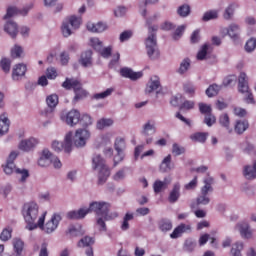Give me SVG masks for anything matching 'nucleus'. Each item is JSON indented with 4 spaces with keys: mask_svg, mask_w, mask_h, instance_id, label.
Here are the masks:
<instances>
[{
    "mask_svg": "<svg viewBox=\"0 0 256 256\" xmlns=\"http://www.w3.org/2000/svg\"><path fill=\"white\" fill-rule=\"evenodd\" d=\"M109 209H111V204L107 202H92L87 209L81 208L78 211L73 210L68 212L67 219H84L88 213L93 211L98 217L96 223L98 227H100V231H107V224H105V221H113V219L119 217V213H109Z\"/></svg>",
    "mask_w": 256,
    "mask_h": 256,
    "instance_id": "1",
    "label": "nucleus"
},
{
    "mask_svg": "<svg viewBox=\"0 0 256 256\" xmlns=\"http://www.w3.org/2000/svg\"><path fill=\"white\" fill-rule=\"evenodd\" d=\"M22 215L24 217V221L27 223V229H29V231L37 229L38 223L35 222L39 217V205L37 203H25L22 207Z\"/></svg>",
    "mask_w": 256,
    "mask_h": 256,
    "instance_id": "2",
    "label": "nucleus"
},
{
    "mask_svg": "<svg viewBox=\"0 0 256 256\" xmlns=\"http://www.w3.org/2000/svg\"><path fill=\"white\" fill-rule=\"evenodd\" d=\"M17 155V152H11L8 156L6 164L3 165L2 167L6 175H13V173H16V175H21L20 182L25 183L29 177V170L20 169L17 168V166H15V160L17 159Z\"/></svg>",
    "mask_w": 256,
    "mask_h": 256,
    "instance_id": "3",
    "label": "nucleus"
},
{
    "mask_svg": "<svg viewBox=\"0 0 256 256\" xmlns=\"http://www.w3.org/2000/svg\"><path fill=\"white\" fill-rule=\"evenodd\" d=\"M62 87L67 91H71V89H73L75 93L74 101H81V99H85V97L89 95L87 90L83 89L81 82L75 78H66L62 83Z\"/></svg>",
    "mask_w": 256,
    "mask_h": 256,
    "instance_id": "4",
    "label": "nucleus"
},
{
    "mask_svg": "<svg viewBox=\"0 0 256 256\" xmlns=\"http://www.w3.org/2000/svg\"><path fill=\"white\" fill-rule=\"evenodd\" d=\"M93 169H100L98 174V185H103L111 175V169L105 164L101 155H95L92 159Z\"/></svg>",
    "mask_w": 256,
    "mask_h": 256,
    "instance_id": "5",
    "label": "nucleus"
},
{
    "mask_svg": "<svg viewBox=\"0 0 256 256\" xmlns=\"http://www.w3.org/2000/svg\"><path fill=\"white\" fill-rule=\"evenodd\" d=\"M45 215H47V212L42 214V216L38 219V225L39 229H42L45 233H53L57 230V227H59V223H61V220L63 219L61 217V214L54 213L49 221L45 224Z\"/></svg>",
    "mask_w": 256,
    "mask_h": 256,
    "instance_id": "6",
    "label": "nucleus"
},
{
    "mask_svg": "<svg viewBox=\"0 0 256 256\" xmlns=\"http://www.w3.org/2000/svg\"><path fill=\"white\" fill-rule=\"evenodd\" d=\"M159 29V26H149L150 35L146 39L147 55L151 59H159V50L157 49V37L155 32Z\"/></svg>",
    "mask_w": 256,
    "mask_h": 256,
    "instance_id": "7",
    "label": "nucleus"
},
{
    "mask_svg": "<svg viewBox=\"0 0 256 256\" xmlns=\"http://www.w3.org/2000/svg\"><path fill=\"white\" fill-rule=\"evenodd\" d=\"M238 91L244 95L245 103L255 104V98L253 97V93H251V89H249V78L244 72L240 73L238 77Z\"/></svg>",
    "mask_w": 256,
    "mask_h": 256,
    "instance_id": "8",
    "label": "nucleus"
},
{
    "mask_svg": "<svg viewBox=\"0 0 256 256\" xmlns=\"http://www.w3.org/2000/svg\"><path fill=\"white\" fill-rule=\"evenodd\" d=\"M204 186L201 188V195L196 199V205H209L211 199L209 198V193H213V177L207 176L203 180Z\"/></svg>",
    "mask_w": 256,
    "mask_h": 256,
    "instance_id": "9",
    "label": "nucleus"
},
{
    "mask_svg": "<svg viewBox=\"0 0 256 256\" xmlns=\"http://www.w3.org/2000/svg\"><path fill=\"white\" fill-rule=\"evenodd\" d=\"M73 148V132H68L65 136L64 143L59 141L52 142V149H54L57 153L59 151H65V153H71V149Z\"/></svg>",
    "mask_w": 256,
    "mask_h": 256,
    "instance_id": "10",
    "label": "nucleus"
},
{
    "mask_svg": "<svg viewBox=\"0 0 256 256\" xmlns=\"http://www.w3.org/2000/svg\"><path fill=\"white\" fill-rule=\"evenodd\" d=\"M127 144L125 143V138L118 137L114 143V149L117 151V155L114 157V167H117V164L121 163L125 159V151Z\"/></svg>",
    "mask_w": 256,
    "mask_h": 256,
    "instance_id": "11",
    "label": "nucleus"
},
{
    "mask_svg": "<svg viewBox=\"0 0 256 256\" xmlns=\"http://www.w3.org/2000/svg\"><path fill=\"white\" fill-rule=\"evenodd\" d=\"M81 117V113L77 110H70L69 112H64L61 114V120L65 121L67 125H70V127H73L74 125H77L79 123Z\"/></svg>",
    "mask_w": 256,
    "mask_h": 256,
    "instance_id": "12",
    "label": "nucleus"
},
{
    "mask_svg": "<svg viewBox=\"0 0 256 256\" xmlns=\"http://www.w3.org/2000/svg\"><path fill=\"white\" fill-rule=\"evenodd\" d=\"M91 137V133L85 129H78L75 134L74 138V145L75 147H85L87 144V139Z\"/></svg>",
    "mask_w": 256,
    "mask_h": 256,
    "instance_id": "13",
    "label": "nucleus"
},
{
    "mask_svg": "<svg viewBox=\"0 0 256 256\" xmlns=\"http://www.w3.org/2000/svg\"><path fill=\"white\" fill-rule=\"evenodd\" d=\"M120 75L125 77V79H130L131 81H137V79H141L143 77V72H134L131 68H121Z\"/></svg>",
    "mask_w": 256,
    "mask_h": 256,
    "instance_id": "14",
    "label": "nucleus"
},
{
    "mask_svg": "<svg viewBox=\"0 0 256 256\" xmlns=\"http://www.w3.org/2000/svg\"><path fill=\"white\" fill-rule=\"evenodd\" d=\"M27 73V65L25 64H16L12 70V79L13 81H21Z\"/></svg>",
    "mask_w": 256,
    "mask_h": 256,
    "instance_id": "15",
    "label": "nucleus"
},
{
    "mask_svg": "<svg viewBox=\"0 0 256 256\" xmlns=\"http://www.w3.org/2000/svg\"><path fill=\"white\" fill-rule=\"evenodd\" d=\"M79 63L82 67H91L93 65V51L86 50L82 52Z\"/></svg>",
    "mask_w": 256,
    "mask_h": 256,
    "instance_id": "16",
    "label": "nucleus"
},
{
    "mask_svg": "<svg viewBox=\"0 0 256 256\" xmlns=\"http://www.w3.org/2000/svg\"><path fill=\"white\" fill-rule=\"evenodd\" d=\"M191 232V225L190 224H180L177 226L173 232L170 234L171 239H177L183 235V233Z\"/></svg>",
    "mask_w": 256,
    "mask_h": 256,
    "instance_id": "17",
    "label": "nucleus"
},
{
    "mask_svg": "<svg viewBox=\"0 0 256 256\" xmlns=\"http://www.w3.org/2000/svg\"><path fill=\"white\" fill-rule=\"evenodd\" d=\"M179 197H181V184L176 182L170 191L168 201L169 203H177V201H179Z\"/></svg>",
    "mask_w": 256,
    "mask_h": 256,
    "instance_id": "18",
    "label": "nucleus"
},
{
    "mask_svg": "<svg viewBox=\"0 0 256 256\" xmlns=\"http://www.w3.org/2000/svg\"><path fill=\"white\" fill-rule=\"evenodd\" d=\"M39 143V140L35 138H29L27 140H22L19 144V149L21 151H31Z\"/></svg>",
    "mask_w": 256,
    "mask_h": 256,
    "instance_id": "19",
    "label": "nucleus"
},
{
    "mask_svg": "<svg viewBox=\"0 0 256 256\" xmlns=\"http://www.w3.org/2000/svg\"><path fill=\"white\" fill-rule=\"evenodd\" d=\"M172 169H175V164H173L171 154H169L162 160L160 171H162V173H169Z\"/></svg>",
    "mask_w": 256,
    "mask_h": 256,
    "instance_id": "20",
    "label": "nucleus"
},
{
    "mask_svg": "<svg viewBox=\"0 0 256 256\" xmlns=\"http://www.w3.org/2000/svg\"><path fill=\"white\" fill-rule=\"evenodd\" d=\"M9 117L7 116V113H3L0 115V137L5 135L9 131Z\"/></svg>",
    "mask_w": 256,
    "mask_h": 256,
    "instance_id": "21",
    "label": "nucleus"
},
{
    "mask_svg": "<svg viewBox=\"0 0 256 256\" xmlns=\"http://www.w3.org/2000/svg\"><path fill=\"white\" fill-rule=\"evenodd\" d=\"M171 184V179L164 178V181L156 180L153 184L154 193H161L164 189H167Z\"/></svg>",
    "mask_w": 256,
    "mask_h": 256,
    "instance_id": "22",
    "label": "nucleus"
},
{
    "mask_svg": "<svg viewBox=\"0 0 256 256\" xmlns=\"http://www.w3.org/2000/svg\"><path fill=\"white\" fill-rule=\"evenodd\" d=\"M86 27L91 33H103V31L107 29V25H105L103 22H98L97 24L88 22Z\"/></svg>",
    "mask_w": 256,
    "mask_h": 256,
    "instance_id": "23",
    "label": "nucleus"
},
{
    "mask_svg": "<svg viewBox=\"0 0 256 256\" xmlns=\"http://www.w3.org/2000/svg\"><path fill=\"white\" fill-rule=\"evenodd\" d=\"M51 151L43 150L41 157L38 160V165L40 167H49L51 165Z\"/></svg>",
    "mask_w": 256,
    "mask_h": 256,
    "instance_id": "24",
    "label": "nucleus"
},
{
    "mask_svg": "<svg viewBox=\"0 0 256 256\" xmlns=\"http://www.w3.org/2000/svg\"><path fill=\"white\" fill-rule=\"evenodd\" d=\"M239 232L241 236L244 239H251L253 232L251 231V228H249V224L243 222L237 225Z\"/></svg>",
    "mask_w": 256,
    "mask_h": 256,
    "instance_id": "25",
    "label": "nucleus"
},
{
    "mask_svg": "<svg viewBox=\"0 0 256 256\" xmlns=\"http://www.w3.org/2000/svg\"><path fill=\"white\" fill-rule=\"evenodd\" d=\"M241 29L237 24H230L227 29V35L232 38L233 41H239V33Z\"/></svg>",
    "mask_w": 256,
    "mask_h": 256,
    "instance_id": "26",
    "label": "nucleus"
},
{
    "mask_svg": "<svg viewBox=\"0 0 256 256\" xmlns=\"http://www.w3.org/2000/svg\"><path fill=\"white\" fill-rule=\"evenodd\" d=\"M4 31H6V33H8L10 37H12V39H15V37H17V33L19 32L17 24L13 21H9L6 23Z\"/></svg>",
    "mask_w": 256,
    "mask_h": 256,
    "instance_id": "27",
    "label": "nucleus"
},
{
    "mask_svg": "<svg viewBox=\"0 0 256 256\" xmlns=\"http://www.w3.org/2000/svg\"><path fill=\"white\" fill-rule=\"evenodd\" d=\"M207 137H209V133L207 132H196L190 136V139L195 143H205Z\"/></svg>",
    "mask_w": 256,
    "mask_h": 256,
    "instance_id": "28",
    "label": "nucleus"
},
{
    "mask_svg": "<svg viewBox=\"0 0 256 256\" xmlns=\"http://www.w3.org/2000/svg\"><path fill=\"white\" fill-rule=\"evenodd\" d=\"M243 175L246 179H256V161L253 166H245Z\"/></svg>",
    "mask_w": 256,
    "mask_h": 256,
    "instance_id": "29",
    "label": "nucleus"
},
{
    "mask_svg": "<svg viewBox=\"0 0 256 256\" xmlns=\"http://www.w3.org/2000/svg\"><path fill=\"white\" fill-rule=\"evenodd\" d=\"M158 227L160 231L167 233V231H171L173 229V223H171V220L163 218L158 222Z\"/></svg>",
    "mask_w": 256,
    "mask_h": 256,
    "instance_id": "30",
    "label": "nucleus"
},
{
    "mask_svg": "<svg viewBox=\"0 0 256 256\" xmlns=\"http://www.w3.org/2000/svg\"><path fill=\"white\" fill-rule=\"evenodd\" d=\"M158 87H161V82L159 81V77L154 76L151 78L150 84L146 87V93H153V91H157Z\"/></svg>",
    "mask_w": 256,
    "mask_h": 256,
    "instance_id": "31",
    "label": "nucleus"
},
{
    "mask_svg": "<svg viewBox=\"0 0 256 256\" xmlns=\"http://www.w3.org/2000/svg\"><path fill=\"white\" fill-rule=\"evenodd\" d=\"M247 129H249V122L241 120L237 121L234 127V130L238 135L245 133Z\"/></svg>",
    "mask_w": 256,
    "mask_h": 256,
    "instance_id": "32",
    "label": "nucleus"
},
{
    "mask_svg": "<svg viewBox=\"0 0 256 256\" xmlns=\"http://www.w3.org/2000/svg\"><path fill=\"white\" fill-rule=\"evenodd\" d=\"M219 123L221 127H224V129L228 130V133H231L233 130L230 128V120H229V115L227 114H222L219 117Z\"/></svg>",
    "mask_w": 256,
    "mask_h": 256,
    "instance_id": "33",
    "label": "nucleus"
},
{
    "mask_svg": "<svg viewBox=\"0 0 256 256\" xmlns=\"http://www.w3.org/2000/svg\"><path fill=\"white\" fill-rule=\"evenodd\" d=\"M219 91H221V86L217 84H211L207 89H206V95L207 97H215L219 95Z\"/></svg>",
    "mask_w": 256,
    "mask_h": 256,
    "instance_id": "34",
    "label": "nucleus"
},
{
    "mask_svg": "<svg viewBox=\"0 0 256 256\" xmlns=\"http://www.w3.org/2000/svg\"><path fill=\"white\" fill-rule=\"evenodd\" d=\"M177 13L179 17H189L191 15V6L189 4H183L178 7Z\"/></svg>",
    "mask_w": 256,
    "mask_h": 256,
    "instance_id": "35",
    "label": "nucleus"
},
{
    "mask_svg": "<svg viewBox=\"0 0 256 256\" xmlns=\"http://www.w3.org/2000/svg\"><path fill=\"white\" fill-rule=\"evenodd\" d=\"M46 103L48 107H50V109H55V107H57V105L59 104V96H57V94L49 95L46 98Z\"/></svg>",
    "mask_w": 256,
    "mask_h": 256,
    "instance_id": "36",
    "label": "nucleus"
},
{
    "mask_svg": "<svg viewBox=\"0 0 256 256\" xmlns=\"http://www.w3.org/2000/svg\"><path fill=\"white\" fill-rule=\"evenodd\" d=\"M68 233L71 237H83V235H85V231H83V228L81 226H79L78 228H76L75 226H71L68 229Z\"/></svg>",
    "mask_w": 256,
    "mask_h": 256,
    "instance_id": "37",
    "label": "nucleus"
},
{
    "mask_svg": "<svg viewBox=\"0 0 256 256\" xmlns=\"http://www.w3.org/2000/svg\"><path fill=\"white\" fill-rule=\"evenodd\" d=\"M155 131H156V130H155V124H151V121H148V122L144 125L142 133H143V135H144L145 137H147V136H149V135L155 134Z\"/></svg>",
    "mask_w": 256,
    "mask_h": 256,
    "instance_id": "38",
    "label": "nucleus"
},
{
    "mask_svg": "<svg viewBox=\"0 0 256 256\" xmlns=\"http://www.w3.org/2000/svg\"><path fill=\"white\" fill-rule=\"evenodd\" d=\"M133 219H134L133 213H126L121 224V230L122 231L129 230V221H133Z\"/></svg>",
    "mask_w": 256,
    "mask_h": 256,
    "instance_id": "39",
    "label": "nucleus"
},
{
    "mask_svg": "<svg viewBox=\"0 0 256 256\" xmlns=\"http://www.w3.org/2000/svg\"><path fill=\"white\" fill-rule=\"evenodd\" d=\"M189 67H191V60L189 58H186L181 62L178 73L180 75L187 73V71H189Z\"/></svg>",
    "mask_w": 256,
    "mask_h": 256,
    "instance_id": "40",
    "label": "nucleus"
},
{
    "mask_svg": "<svg viewBox=\"0 0 256 256\" xmlns=\"http://www.w3.org/2000/svg\"><path fill=\"white\" fill-rule=\"evenodd\" d=\"M237 7L236 4H230L224 11L223 17L226 19V21H229L231 17H233L235 13V8Z\"/></svg>",
    "mask_w": 256,
    "mask_h": 256,
    "instance_id": "41",
    "label": "nucleus"
},
{
    "mask_svg": "<svg viewBox=\"0 0 256 256\" xmlns=\"http://www.w3.org/2000/svg\"><path fill=\"white\" fill-rule=\"evenodd\" d=\"M207 51H209V44L202 45L201 49L197 53L198 61H203L207 57Z\"/></svg>",
    "mask_w": 256,
    "mask_h": 256,
    "instance_id": "42",
    "label": "nucleus"
},
{
    "mask_svg": "<svg viewBox=\"0 0 256 256\" xmlns=\"http://www.w3.org/2000/svg\"><path fill=\"white\" fill-rule=\"evenodd\" d=\"M95 240L89 236H85L78 242V247H91Z\"/></svg>",
    "mask_w": 256,
    "mask_h": 256,
    "instance_id": "43",
    "label": "nucleus"
},
{
    "mask_svg": "<svg viewBox=\"0 0 256 256\" xmlns=\"http://www.w3.org/2000/svg\"><path fill=\"white\" fill-rule=\"evenodd\" d=\"M113 125L112 119L102 118L97 122V129H105V127H111Z\"/></svg>",
    "mask_w": 256,
    "mask_h": 256,
    "instance_id": "44",
    "label": "nucleus"
},
{
    "mask_svg": "<svg viewBox=\"0 0 256 256\" xmlns=\"http://www.w3.org/2000/svg\"><path fill=\"white\" fill-rule=\"evenodd\" d=\"M69 24H71V27H73V29H79V27L81 26V17L70 16L68 19V25Z\"/></svg>",
    "mask_w": 256,
    "mask_h": 256,
    "instance_id": "45",
    "label": "nucleus"
},
{
    "mask_svg": "<svg viewBox=\"0 0 256 256\" xmlns=\"http://www.w3.org/2000/svg\"><path fill=\"white\" fill-rule=\"evenodd\" d=\"M217 17H219V12L217 10H210L204 13L202 20L211 21V19H217Z\"/></svg>",
    "mask_w": 256,
    "mask_h": 256,
    "instance_id": "46",
    "label": "nucleus"
},
{
    "mask_svg": "<svg viewBox=\"0 0 256 256\" xmlns=\"http://www.w3.org/2000/svg\"><path fill=\"white\" fill-rule=\"evenodd\" d=\"M90 45L95 51H101L103 42L99 38H90Z\"/></svg>",
    "mask_w": 256,
    "mask_h": 256,
    "instance_id": "47",
    "label": "nucleus"
},
{
    "mask_svg": "<svg viewBox=\"0 0 256 256\" xmlns=\"http://www.w3.org/2000/svg\"><path fill=\"white\" fill-rule=\"evenodd\" d=\"M79 123L82 127H89V125H92L93 119L88 114H84L80 118Z\"/></svg>",
    "mask_w": 256,
    "mask_h": 256,
    "instance_id": "48",
    "label": "nucleus"
},
{
    "mask_svg": "<svg viewBox=\"0 0 256 256\" xmlns=\"http://www.w3.org/2000/svg\"><path fill=\"white\" fill-rule=\"evenodd\" d=\"M241 251H243L242 242H236L231 249V254L233 256H241Z\"/></svg>",
    "mask_w": 256,
    "mask_h": 256,
    "instance_id": "49",
    "label": "nucleus"
},
{
    "mask_svg": "<svg viewBox=\"0 0 256 256\" xmlns=\"http://www.w3.org/2000/svg\"><path fill=\"white\" fill-rule=\"evenodd\" d=\"M13 245H14V251H16L17 255H21V253L23 251V247H24L23 240L14 239Z\"/></svg>",
    "mask_w": 256,
    "mask_h": 256,
    "instance_id": "50",
    "label": "nucleus"
},
{
    "mask_svg": "<svg viewBox=\"0 0 256 256\" xmlns=\"http://www.w3.org/2000/svg\"><path fill=\"white\" fill-rule=\"evenodd\" d=\"M255 48H256V39L250 38L245 44V51H247V53H252V51H255Z\"/></svg>",
    "mask_w": 256,
    "mask_h": 256,
    "instance_id": "51",
    "label": "nucleus"
},
{
    "mask_svg": "<svg viewBox=\"0 0 256 256\" xmlns=\"http://www.w3.org/2000/svg\"><path fill=\"white\" fill-rule=\"evenodd\" d=\"M199 184V180L197 176H195L189 183L185 184L184 188L186 191H193V189H197V185Z\"/></svg>",
    "mask_w": 256,
    "mask_h": 256,
    "instance_id": "52",
    "label": "nucleus"
},
{
    "mask_svg": "<svg viewBox=\"0 0 256 256\" xmlns=\"http://www.w3.org/2000/svg\"><path fill=\"white\" fill-rule=\"evenodd\" d=\"M13 233V229L11 228H5L1 234H0V239L1 241H9L11 239V235Z\"/></svg>",
    "mask_w": 256,
    "mask_h": 256,
    "instance_id": "53",
    "label": "nucleus"
},
{
    "mask_svg": "<svg viewBox=\"0 0 256 256\" xmlns=\"http://www.w3.org/2000/svg\"><path fill=\"white\" fill-rule=\"evenodd\" d=\"M0 67L4 73H9V71H11V61H9L7 58L2 59L0 62Z\"/></svg>",
    "mask_w": 256,
    "mask_h": 256,
    "instance_id": "54",
    "label": "nucleus"
},
{
    "mask_svg": "<svg viewBox=\"0 0 256 256\" xmlns=\"http://www.w3.org/2000/svg\"><path fill=\"white\" fill-rule=\"evenodd\" d=\"M183 33H185V25L178 26V28L173 33V39L175 41H178V39H181V37H183Z\"/></svg>",
    "mask_w": 256,
    "mask_h": 256,
    "instance_id": "55",
    "label": "nucleus"
},
{
    "mask_svg": "<svg viewBox=\"0 0 256 256\" xmlns=\"http://www.w3.org/2000/svg\"><path fill=\"white\" fill-rule=\"evenodd\" d=\"M111 93H113V88H108L104 92L94 94V99H105V98L109 97V95H111Z\"/></svg>",
    "mask_w": 256,
    "mask_h": 256,
    "instance_id": "56",
    "label": "nucleus"
},
{
    "mask_svg": "<svg viewBox=\"0 0 256 256\" xmlns=\"http://www.w3.org/2000/svg\"><path fill=\"white\" fill-rule=\"evenodd\" d=\"M199 111L202 115H210L211 114V105H207L205 103H199Z\"/></svg>",
    "mask_w": 256,
    "mask_h": 256,
    "instance_id": "57",
    "label": "nucleus"
},
{
    "mask_svg": "<svg viewBox=\"0 0 256 256\" xmlns=\"http://www.w3.org/2000/svg\"><path fill=\"white\" fill-rule=\"evenodd\" d=\"M22 53H23V48L21 46L15 45L14 48L11 50V57L13 59H17L21 57Z\"/></svg>",
    "mask_w": 256,
    "mask_h": 256,
    "instance_id": "58",
    "label": "nucleus"
},
{
    "mask_svg": "<svg viewBox=\"0 0 256 256\" xmlns=\"http://www.w3.org/2000/svg\"><path fill=\"white\" fill-rule=\"evenodd\" d=\"M112 51L113 48L108 46L106 48H101V51H98V53H100L101 57H104V59H109V57H111Z\"/></svg>",
    "mask_w": 256,
    "mask_h": 256,
    "instance_id": "59",
    "label": "nucleus"
},
{
    "mask_svg": "<svg viewBox=\"0 0 256 256\" xmlns=\"http://www.w3.org/2000/svg\"><path fill=\"white\" fill-rule=\"evenodd\" d=\"M184 92L187 93L190 97L195 95V87L191 83H186L183 86Z\"/></svg>",
    "mask_w": 256,
    "mask_h": 256,
    "instance_id": "60",
    "label": "nucleus"
},
{
    "mask_svg": "<svg viewBox=\"0 0 256 256\" xmlns=\"http://www.w3.org/2000/svg\"><path fill=\"white\" fill-rule=\"evenodd\" d=\"M216 121H217V118H215L213 114H207L204 118V123H206L208 127L215 125Z\"/></svg>",
    "mask_w": 256,
    "mask_h": 256,
    "instance_id": "61",
    "label": "nucleus"
},
{
    "mask_svg": "<svg viewBox=\"0 0 256 256\" xmlns=\"http://www.w3.org/2000/svg\"><path fill=\"white\" fill-rule=\"evenodd\" d=\"M47 79H57V69L50 67L46 70Z\"/></svg>",
    "mask_w": 256,
    "mask_h": 256,
    "instance_id": "62",
    "label": "nucleus"
},
{
    "mask_svg": "<svg viewBox=\"0 0 256 256\" xmlns=\"http://www.w3.org/2000/svg\"><path fill=\"white\" fill-rule=\"evenodd\" d=\"M172 153L176 156L183 155V153H185V148L180 147L178 144H173Z\"/></svg>",
    "mask_w": 256,
    "mask_h": 256,
    "instance_id": "63",
    "label": "nucleus"
},
{
    "mask_svg": "<svg viewBox=\"0 0 256 256\" xmlns=\"http://www.w3.org/2000/svg\"><path fill=\"white\" fill-rule=\"evenodd\" d=\"M62 35H64V37H69L71 35V28H69V22H63Z\"/></svg>",
    "mask_w": 256,
    "mask_h": 256,
    "instance_id": "64",
    "label": "nucleus"
}]
</instances>
